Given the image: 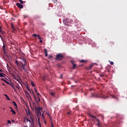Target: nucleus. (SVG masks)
<instances>
[{"label":"nucleus","instance_id":"nucleus-1","mask_svg":"<svg viewBox=\"0 0 127 127\" xmlns=\"http://www.w3.org/2000/svg\"><path fill=\"white\" fill-rule=\"evenodd\" d=\"M88 116L89 118H92V121H94V119H96L97 122H98L97 124V127H100V120H99V119L97 118L96 117V116H94L90 114H88Z\"/></svg>","mask_w":127,"mask_h":127},{"label":"nucleus","instance_id":"nucleus-2","mask_svg":"<svg viewBox=\"0 0 127 127\" xmlns=\"http://www.w3.org/2000/svg\"><path fill=\"white\" fill-rule=\"evenodd\" d=\"M64 59V56L62 54H58L56 57V60H62Z\"/></svg>","mask_w":127,"mask_h":127},{"label":"nucleus","instance_id":"nucleus-3","mask_svg":"<svg viewBox=\"0 0 127 127\" xmlns=\"http://www.w3.org/2000/svg\"><path fill=\"white\" fill-rule=\"evenodd\" d=\"M20 63L22 65V67H24L25 66H26V59H21Z\"/></svg>","mask_w":127,"mask_h":127},{"label":"nucleus","instance_id":"nucleus-4","mask_svg":"<svg viewBox=\"0 0 127 127\" xmlns=\"http://www.w3.org/2000/svg\"><path fill=\"white\" fill-rule=\"evenodd\" d=\"M63 22L64 25H66V26H70V24L69 23V21H68V19H64L63 20Z\"/></svg>","mask_w":127,"mask_h":127},{"label":"nucleus","instance_id":"nucleus-5","mask_svg":"<svg viewBox=\"0 0 127 127\" xmlns=\"http://www.w3.org/2000/svg\"><path fill=\"white\" fill-rule=\"evenodd\" d=\"M70 63L72 64V69H75V68H78V66L75 64V62L74 61H70Z\"/></svg>","mask_w":127,"mask_h":127},{"label":"nucleus","instance_id":"nucleus-6","mask_svg":"<svg viewBox=\"0 0 127 127\" xmlns=\"http://www.w3.org/2000/svg\"><path fill=\"white\" fill-rule=\"evenodd\" d=\"M16 5L19 7V8H23V5L20 3H16Z\"/></svg>","mask_w":127,"mask_h":127},{"label":"nucleus","instance_id":"nucleus-7","mask_svg":"<svg viewBox=\"0 0 127 127\" xmlns=\"http://www.w3.org/2000/svg\"><path fill=\"white\" fill-rule=\"evenodd\" d=\"M34 100H35V101H36V102L37 103H38V102H40V101H41L40 97H38V98H37L36 97V99H34Z\"/></svg>","mask_w":127,"mask_h":127},{"label":"nucleus","instance_id":"nucleus-8","mask_svg":"<svg viewBox=\"0 0 127 127\" xmlns=\"http://www.w3.org/2000/svg\"><path fill=\"white\" fill-rule=\"evenodd\" d=\"M94 66V64H91L86 68L87 70H91L92 67Z\"/></svg>","mask_w":127,"mask_h":127},{"label":"nucleus","instance_id":"nucleus-9","mask_svg":"<svg viewBox=\"0 0 127 127\" xmlns=\"http://www.w3.org/2000/svg\"><path fill=\"white\" fill-rule=\"evenodd\" d=\"M10 109H11L10 112L12 113V115H15L16 113L14 110H13V109L12 108L10 107Z\"/></svg>","mask_w":127,"mask_h":127},{"label":"nucleus","instance_id":"nucleus-10","mask_svg":"<svg viewBox=\"0 0 127 127\" xmlns=\"http://www.w3.org/2000/svg\"><path fill=\"white\" fill-rule=\"evenodd\" d=\"M44 52H45V57H47V56H48V54L47 53V49H45Z\"/></svg>","mask_w":127,"mask_h":127},{"label":"nucleus","instance_id":"nucleus-11","mask_svg":"<svg viewBox=\"0 0 127 127\" xmlns=\"http://www.w3.org/2000/svg\"><path fill=\"white\" fill-rule=\"evenodd\" d=\"M47 78V75H44L43 77V81H46V78Z\"/></svg>","mask_w":127,"mask_h":127},{"label":"nucleus","instance_id":"nucleus-12","mask_svg":"<svg viewBox=\"0 0 127 127\" xmlns=\"http://www.w3.org/2000/svg\"><path fill=\"white\" fill-rule=\"evenodd\" d=\"M100 98H102L103 99H107V98H109V96H106L104 95H102L101 96H100Z\"/></svg>","mask_w":127,"mask_h":127},{"label":"nucleus","instance_id":"nucleus-13","mask_svg":"<svg viewBox=\"0 0 127 127\" xmlns=\"http://www.w3.org/2000/svg\"><path fill=\"white\" fill-rule=\"evenodd\" d=\"M12 76L13 78H14L15 80H16V81H18V79H17V78L15 77V75H14V74H12Z\"/></svg>","mask_w":127,"mask_h":127},{"label":"nucleus","instance_id":"nucleus-14","mask_svg":"<svg viewBox=\"0 0 127 127\" xmlns=\"http://www.w3.org/2000/svg\"><path fill=\"white\" fill-rule=\"evenodd\" d=\"M38 39H39V40H40V42L41 43H42L43 41L41 40V38L40 37V36L39 35H38Z\"/></svg>","mask_w":127,"mask_h":127},{"label":"nucleus","instance_id":"nucleus-15","mask_svg":"<svg viewBox=\"0 0 127 127\" xmlns=\"http://www.w3.org/2000/svg\"><path fill=\"white\" fill-rule=\"evenodd\" d=\"M32 93L34 97V99H36V96L35 95V93H34V92H33V91L32 90Z\"/></svg>","mask_w":127,"mask_h":127},{"label":"nucleus","instance_id":"nucleus-16","mask_svg":"<svg viewBox=\"0 0 127 127\" xmlns=\"http://www.w3.org/2000/svg\"><path fill=\"white\" fill-rule=\"evenodd\" d=\"M2 50L4 52V54L5 53V46H4V45L2 46Z\"/></svg>","mask_w":127,"mask_h":127},{"label":"nucleus","instance_id":"nucleus-17","mask_svg":"<svg viewBox=\"0 0 127 127\" xmlns=\"http://www.w3.org/2000/svg\"><path fill=\"white\" fill-rule=\"evenodd\" d=\"M26 96L27 97V98H30V99L31 100H32V99L31 98V96H30V94L29 93H28V94L26 95Z\"/></svg>","mask_w":127,"mask_h":127},{"label":"nucleus","instance_id":"nucleus-18","mask_svg":"<svg viewBox=\"0 0 127 127\" xmlns=\"http://www.w3.org/2000/svg\"><path fill=\"white\" fill-rule=\"evenodd\" d=\"M4 96H5V97H6L7 100H8V101H10V99H9V98L8 97V96H7V95L4 94Z\"/></svg>","mask_w":127,"mask_h":127},{"label":"nucleus","instance_id":"nucleus-19","mask_svg":"<svg viewBox=\"0 0 127 127\" xmlns=\"http://www.w3.org/2000/svg\"><path fill=\"white\" fill-rule=\"evenodd\" d=\"M11 87L13 89L14 92H16V89H15V87L13 86V85L11 84Z\"/></svg>","mask_w":127,"mask_h":127},{"label":"nucleus","instance_id":"nucleus-20","mask_svg":"<svg viewBox=\"0 0 127 127\" xmlns=\"http://www.w3.org/2000/svg\"><path fill=\"white\" fill-rule=\"evenodd\" d=\"M36 94L38 98H40L41 97V95H40V93H38V92H37Z\"/></svg>","mask_w":127,"mask_h":127},{"label":"nucleus","instance_id":"nucleus-21","mask_svg":"<svg viewBox=\"0 0 127 127\" xmlns=\"http://www.w3.org/2000/svg\"><path fill=\"white\" fill-rule=\"evenodd\" d=\"M80 63H84H84H87V61H85V60H81V61H80Z\"/></svg>","mask_w":127,"mask_h":127},{"label":"nucleus","instance_id":"nucleus-22","mask_svg":"<svg viewBox=\"0 0 127 127\" xmlns=\"http://www.w3.org/2000/svg\"><path fill=\"white\" fill-rule=\"evenodd\" d=\"M3 75H5L4 73L0 72V77H4V76Z\"/></svg>","mask_w":127,"mask_h":127},{"label":"nucleus","instance_id":"nucleus-23","mask_svg":"<svg viewBox=\"0 0 127 127\" xmlns=\"http://www.w3.org/2000/svg\"><path fill=\"white\" fill-rule=\"evenodd\" d=\"M26 112L27 116H30V112L29 111V110H28V112H27V111H26Z\"/></svg>","mask_w":127,"mask_h":127},{"label":"nucleus","instance_id":"nucleus-24","mask_svg":"<svg viewBox=\"0 0 127 127\" xmlns=\"http://www.w3.org/2000/svg\"><path fill=\"white\" fill-rule=\"evenodd\" d=\"M15 87L17 89H18V90H19L20 89V88L19 87V85H18V84L16 85Z\"/></svg>","mask_w":127,"mask_h":127},{"label":"nucleus","instance_id":"nucleus-25","mask_svg":"<svg viewBox=\"0 0 127 127\" xmlns=\"http://www.w3.org/2000/svg\"><path fill=\"white\" fill-rule=\"evenodd\" d=\"M15 64L18 66V65H19V63H18V61H17V60L15 61Z\"/></svg>","mask_w":127,"mask_h":127},{"label":"nucleus","instance_id":"nucleus-26","mask_svg":"<svg viewBox=\"0 0 127 127\" xmlns=\"http://www.w3.org/2000/svg\"><path fill=\"white\" fill-rule=\"evenodd\" d=\"M50 94H51V96H52L53 97H54V96H55V92H50Z\"/></svg>","mask_w":127,"mask_h":127},{"label":"nucleus","instance_id":"nucleus-27","mask_svg":"<svg viewBox=\"0 0 127 127\" xmlns=\"http://www.w3.org/2000/svg\"><path fill=\"white\" fill-rule=\"evenodd\" d=\"M13 104L16 107V108H17V105L14 101H13Z\"/></svg>","mask_w":127,"mask_h":127},{"label":"nucleus","instance_id":"nucleus-28","mask_svg":"<svg viewBox=\"0 0 127 127\" xmlns=\"http://www.w3.org/2000/svg\"><path fill=\"white\" fill-rule=\"evenodd\" d=\"M32 36H33V37H38V35H37L36 34H34L32 35Z\"/></svg>","mask_w":127,"mask_h":127},{"label":"nucleus","instance_id":"nucleus-29","mask_svg":"<svg viewBox=\"0 0 127 127\" xmlns=\"http://www.w3.org/2000/svg\"><path fill=\"white\" fill-rule=\"evenodd\" d=\"M31 84L33 87H35V84H34V82H33V81H31Z\"/></svg>","mask_w":127,"mask_h":127},{"label":"nucleus","instance_id":"nucleus-30","mask_svg":"<svg viewBox=\"0 0 127 127\" xmlns=\"http://www.w3.org/2000/svg\"><path fill=\"white\" fill-rule=\"evenodd\" d=\"M11 28H12V29L13 30H14L15 28H14V26H13V24L11 23Z\"/></svg>","mask_w":127,"mask_h":127},{"label":"nucleus","instance_id":"nucleus-31","mask_svg":"<svg viewBox=\"0 0 127 127\" xmlns=\"http://www.w3.org/2000/svg\"><path fill=\"white\" fill-rule=\"evenodd\" d=\"M26 87L28 91H29V92H30V89L29 88V87H28V86L26 85Z\"/></svg>","mask_w":127,"mask_h":127},{"label":"nucleus","instance_id":"nucleus-32","mask_svg":"<svg viewBox=\"0 0 127 127\" xmlns=\"http://www.w3.org/2000/svg\"><path fill=\"white\" fill-rule=\"evenodd\" d=\"M37 114L38 115H41V111H40V110H38Z\"/></svg>","mask_w":127,"mask_h":127},{"label":"nucleus","instance_id":"nucleus-33","mask_svg":"<svg viewBox=\"0 0 127 127\" xmlns=\"http://www.w3.org/2000/svg\"><path fill=\"white\" fill-rule=\"evenodd\" d=\"M37 110H38V111H41L42 108H40V107H37Z\"/></svg>","mask_w":127,"mask_h":127},{"label":"nucleus","instance_id":"nucleus-34","mask_svg":"<svg viewBox=\"0 0 127 127\" xmlns=\"http://www.w3.org/2000/svg\"><path fill=\"white\" fill-rule=\"evenodd\" d=\"M42 118L43 119H45V117L44 116V113H43L42 115Z\"/></svg>","mask_w":127,"mask_h":127},{"label":"nucleus","instance_id":"nucleus-35","mask_svg":"<svg viewBox=\"0 0 127 127\" xmlns=\"http://www.w3.org/2000/svg\"><path fill=\"white\" fill-rule=\"evenodd\" d=\"M38 124L40 127H41V124L39 123V119H38Z\"/></svg>","mask_w":127,"mask_h":127},{"label":"nucleus","instance_id":"nucleus-36","mask_svg":"<svg viewBox=\"0 0 127 127\" xmlns=\"http://www.w3.org/2000/svg\"><path fill=\"white\" fill-rule=\"evenodd\" d=\"M101 118L102 121H104V116L101 115Z\"/></svg>","mask_w":127,"mask_h":127},{"label":"nucleus","instance_id":"nucleus-37","mask_svg":"<svg viewBox=\"0 0 127 127\" xmlns=\"http://www.w3.org/2000/svg\"><path fill=\"white\" fill-rule=\"evenodd\" d=\"M25 95H28V94H29V93H28V92L27 91H26L25 92Z\"/></svg>","mask_w":127,"mask_h":127},{"label":"nucleus","instance_id":"nucleus-38","mask_svg":"<svg viewBox=\"0 0 127 127\" xmlns=\"http://www.w3.org/2000/svg\"><path fill=\"white\" fill-rule=\"evenodd\" d=\"M110 64H111V65H114V64L113 62H110Z\"/></svg>","mask_w":127,"mask_h":127},{"label":"nucleus","instance_id":"nucleus-39","mask_svg":"<svg viewBox=\"0 0 127 127\" xmlns=\"http://www.w3.org/2000/svg\"><path fill=\"white\" fill-rule=\"evenodd\" d=\"M19 1H20V4H23V1H22V0H19Z\"/></svg>","mask_w":127,"mask_h":127},{"label":"nucleus","instance_id":"nucleus-40","mask_svg":"<svg viewBox=\"0 0 127 127\" xmlns=\"http://www.w3.org/2000/svg\"><path fill=\"white\" fill-rule=\"evenodd\" d=\"M34 90H35V92L37 93H38V91H37V89L36 88H34Z\"/></svg>","mask_w":127,"mask_h":127},{"label":"nucleus","instance_id":"nucleus-41","mask_svg":"<svg viewBox=\"0 0 127 127\" xmlns=\"http://www.w3.org/2000/svg\"><path fill=\"white\" fill-rule=\"evenodd\" d=\"M1 80H2V81H4V82H6V83H7V84H8V82H6V80L3 79V78H2Z\"/></svg>","mask_w":127,"mask_h":127},{"label":"nucleus","instance_id":"nucleus-42","mask_svg":"<svg viewBox=\"0 0 127 127\" xmlns=\"http://www.w3.org/2000/svg\"><path fill=\"white\" fill-rule=\"evenodd\" d=\"M54 3H57V0H54Z\"/></svg>","mask_w":127,"mask_h":127},{"label":"nucleus","instance_id":"nucleus-43","mask_svg":"<svg viewBox=\"0 0 127 127\" xmlns=\"http://www.w3.org/2000/svg\"><path fill=\"white\" fill-rule=\"evenodd\" d=\"M7 123H8V124H11V122H10V121H9V120L7 121Z\"/></svg>","mask_w":127,"mask_h":127},{"label":"nucleus","instance_id":"nucleus-44","mask_svg":"<svg viewBox=\"0 0 127 127\" xmlns=\"http://www.w3.org/2000/svg\"><path fill=\"white\" fill-rule=\"evenodd\" d=\"M26 120L27 121V122H29V123H31V121H30V120H29V119H27Z\"/></svg>","mask_w":127,"mask_h":127},{"label":"nucleus","instance_id":"nucleus-45","mask_svg":"<svg viewBox=\"0 0 127 127\" xmlns=\"http://www.w3.org/2000/svg\"><path fill=\"white\" fill-rule=\"evenodd\" d=\"M100 77H104V75L103 74H100Z\"/></svg>","mask_w":127,"mask_h":127},{"label":"nucleus","instance_id":"nucleus-46","mask_svg":"<svg viewBox=\"0 0 127 127\" xmlns=\"http://www.w3.org/2000/svg\"><path fill=\"white\" fill-rule=\"evenodd\" d=\"M75 22H76V23H77V22H79V20H76L75 21Z\"/></svg>","mask_w":127,"mask_h":127},{"label":"nucleus","instance_id":"nucleus-47","mask_svg":"<svg viewBox=\"0 0 127 127\" xmlns=\"http://www.w3.org/2000/svg\"><path fill=\"white\" fill-rule=\"evenodd\" d=\"M23 67V70L26 71V70H25V68H24V67Z\"/></svg>","mask_w":127,"mask_h":127},{"label":"nucleus","instance_id":"nucleus-48","mask_svg":"<svg viewBox=\"0 0 127 127\" xmlns=\"http://www.w3.org/2000/svg\"><path fill=\"white\" fill-rule=\"evenodd\" d=\"M49 57H50V58H52V56H51V55H50V56H49Z\"/></svg>","mask_w":127,"mask_h":127},{"label":"nucleus","instance_id":"nucleus-49","mask_svg":"<svg viewBox=\"0 0 127 127\" xmlns=\"http://www.w3.org/2000/svg\"><path fill=\"white\" fill-rule=\"evenodd\" d=\"M71 114L70 112H67V115H70Z\"/></svg>","mask_w":127,"mask_h":127},{"label":"nucleus","instance_id":"nucleus-50","mask_svg":"<svg viewBox=\"0 0 127 127\" xmlns=\"http://www.w3.org/2000/svg\"><path fill=\"white\" fill-rule=\"evenodd\" d=\"M0 72H2V69H0Z\"/></svg>","mask_w":127,"mask_h":127},{"label":"nucleus","instance_id":"nucleus-51","mask_svg":"<svg viewBox=\"0 0 127 127\" xmlns=\"http://www.w3.org/2000/svg\"><path fill=\"white\" fill-rule=\"evenodd\" d=\"M75 87V85H71V87Z\"/></svg>","mask_w":127,"mask_h":127},{"label":"nucleus","instance_id":"nucleus-52","mask_svg":"<svg viewBox=\"0 0 127 127\" xmlns=\"http://www.w3.org/2000/svg\"><path fill=\"white\" fill-rule=\"evenodd\" d=\"M12 122L13 123H14V120H12Z\"/></svg>","mask_w":127,"mask_h":127},{"label":"nucleus","instance_id":"nucleus-53","mask_svg":"<svg viewBox=\"0 0 127 127\" xmlns=\"http://www.w3.org/2000/svg\"><path fill=\"white\" fill-rule=\"evenodd\" d=\"M0 30H1V27L0 26Z\"/></svg>","mask_w":127,"mask_h":127},{"label":"nucleus","instance_id":"nucleus-54","mask_svg":"<svg viewBox=\"0 0 127 127\" xmlns=\"http://www.w3.org/2000/svg\"><path fill=\"white\" fill-rule=\"evenodd\" d=\"M29 92L30 93V94H31V91L30 90V91Z\"/></svg>","mask_w":127,"mask_h":127},{"label":"nucleus","instance_id":"nucleus-55","mask_svg":"<svg viewBox=\"0 0 127 127\" xmlns=\"http://www.w3.org/2000/svg\"><path fill=\"white\" fill-rule=\"evenodd\" d=\"M24 18H25V17H26V16L24 15Z\"/></svg>","mask_w":127,"mask_h":127},{"label":"nucleus","instance_id":"nucleus-56","mask_svg":"<svg viewBox=\"0 0 127 127\" xmlns=\"http://www.w3.org/2000/svg\"><path fill=\"white\" fill-rule=\"evenodd\" d=\"M2 85H3V86H4V83H2Z\"/></svg>","mask_w":127,"mask_h":127},{"label":"nucleus","instance_id":"nucleus-57","mask_svg":"<svg viewBox=\"0 0 127 127\" xmlns=\"http://www.w3.org/2000/svg\"><path fill=\"white\" fill-rule=\"evenodd\" d=\"M30 118H31V119L32 120V118L31 117H30Z\"/></svg>","mask_w":127,"mask_h":127},{"label":"nucleus","instance_id":"nucleus-58","mask_svg":"<svg viewBox=\"0 0 127 127\" xmlns=\"http://www.w3.org/2000/svg\"><path fill=\"white\" fill-rule=\"evenodd\" d=\"M0 32H1V30H0Z\"/></svg>","mask_w":127,"mask_h":127},{"label":"nucleus","instance_id":"nucleus-59","mask_svg":"<svg viewBox=\"0 0 127 127\" xmlns=\"http://www.w3.org/2000/svg\"><path fill=\"white\" fill-rule=\"evenodd\" d=\"M0 37H1V36L0 35Z\"/></svg>","mask_w":127,"mask_h":127},{"label":"nucleus","instance_id":"nucleus-60","mask_svg":"<svg viewBox=\"0 0 127 127\" xmlns=\"http://www.w3.org/2000/svg\"><path fill=\"white\" fill-rule=\"evenodd\" d=\"M20 83V84L21 85V82H19Z\"/></svg>","mask_w":127,"mask_h":127},{"label":"nucleus","instance_id":"nucleus-61","mask_svg":"<svg viewBox=\"0 0 127 127\" xmlns=\"http://www.w3.org/2000/svg\"><path fill=\"white\" fill-rule=\"evenodd\" d=\"M81 66H83V64H81Z\"/></svg>","mask_w":127,"mask_h":127},{"label":"nucleus","instance_id":"nucleus-62","mask_svg":"<svg viewBox=\"0 0 127 127\" xmlns=\"http://www.w3.org/2000/svg\"><path fill=\"white\" fill-rule=\"evenodd\" d=\"M3 110H5V109L3 108Z\"/></svg>","mask_w":127,"mask_h":127},{"label":"nucleus","instance_id":"nucleus-63","mask_svg":"<svg viewBox=\"0 0 127 127\" xmlns=\"http://www.w3.org/2000/svg\"><path fill=\"white\" fill-rule=\"evenodd\" d=\"M75 83H77V81H75Z\"/></svg>","mask_w":127,"mask_h":127},{"label":"nucleus","instance_id":"nucleus-64","mask_svg":"<svg viewBox=\"0 0 127 127\" xmlns=\"http://www.w3.org/2000/svg\"><path fill=\"white\" fill-rule=\"evenodd\" d=\"M20 0V1H21V0Z\"/></svg>","mask_w":127,"mask_h":127}]
</instances>
